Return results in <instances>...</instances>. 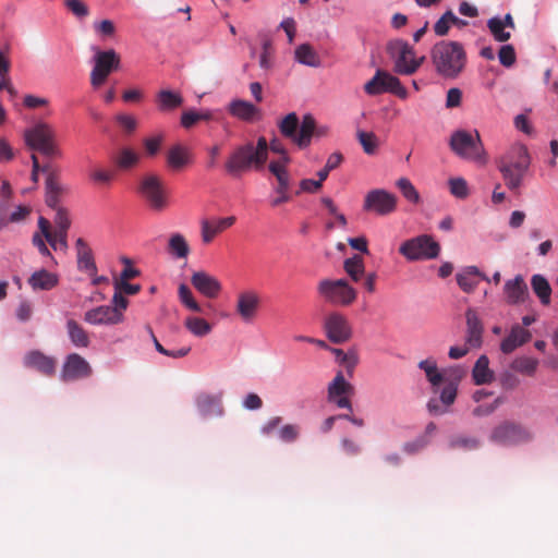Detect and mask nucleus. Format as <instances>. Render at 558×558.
Segmentation results:
<instances>
[{"instance_id": "1", "label": "nucleus", "mask_w": 558, "mask_h": 558, "mask_svg": "<svg viewBox=\"0 0 558 558\" xmlns=\"http://www.w3.org/2000/svg\"><path fill=\"white\" fill-rule=\"evenodd\" d=\"M267 159L268 142L260 136L256 144L246 142L236 146L227 157L223 168L229 177L240 179L252 170H262Z\"/></svg>"}, {"instance_id": "2", "label": "nucleus", "mask_w": 558, "mask_h": 558, "mask_svg": "<svg viewBox=\"0 0 558 558\" xmlns=\"http://www.w3.org/2000/svg\"><path fill=\"white\" fill-rule=\"evenodd\" d=\"M432 63L444 78L458 77L466 62L465 51L457 41L441 40L434 45L430 51Z\"/></svg>"}, {"instance_id": "3", "label": "nucleus", "mask_w": 558, "mask_h": 558, "mask_svg": "<svg viewBox=\"0 0 558 558\" xmlns=\"http://www.w3.org/2000/svg\"><path fill=\"white\" fill-rule=\"evenodd\" d=\"M282 136L289 138L300 148H306L316 130V121L312 114H305L300 122L295 112L287 114L278 124Z\"/></svg>"}, {"instance_id": "4", "label": "nucleus", "mask_w": 558, "mask_h": 558, "mask_svg": "<svg viewBox=\"0 0 558 558\" xmlns=\"http://www.w3.org/2000/svg\"><path fill=\"white\" fill-rule=\"evenodd\" d=\"M530 167V156L526 147L519 145L510 155L504 157L499 163V170L510 190L521 186L524 175Z\"/></svg>"}, {"instance_id": "5", "label": "nucleus", "mask_w": 558, "mask_h": 558, "mask_svg": "<svg viewBox=\"0 0 558 558\" xmlns=\"http://www.w3.org/2000/svg\"><path fill=\"white\" fill-rule=\"evenodd\" d=\"M449 146L460 158L485 163V147L477 131H454L450 136Z\"/></svg>"}, {"instance_id": "6", "label": "nucleus", "mask_w": 558, "mask_h": 558, "mask_svg": "<svg viewBox=\"0 0 558 558\" xmlns=\"http://www.w3.org/2000/svg\"><path fill=\"white\" fill-rule=\"evenodd\" d=\"M26 145L46 157H57L61 153L56 144V131L46 122H37L24 133Z\"/></svg>"}, {"instance_id": "7", "label": "nucleus", "mask_w": 558, "mask_h": 558, "mask_svg": "<svg viewBox=\"0 0 558 558\" xmlns=\"http://www.w3.org/2000/svg\"><path fill=\"white\" fill-rule=\"evenodd\" d=\"M399 253L410 262L428 260L438 257L440 245L429 234H421L405 240Z\"/></svg>"}, {"instance_id": "8", "label": "nucleus", "mask_w": 558, "mask_h": 558, "mask_svg": "<svg viewBox=\"0 0 558 558\" xmlns=\"http://www.w3.org/2000/svg\"><path fill=\"white\" fill-rule=\"evenodd\" d=\"M318 294L333 305L347 306L356 300V290L345 279H323L317 284Z\"/></svg>"}, {"instance_id": "9", "label": "nucleus", "mask_w": 558, "mask_h": 558, "mask_svg": "<svg viewBox=\"0 0 558 558\" xmlns=\"http://www.w3.org/2000/svg\"><path fill=\"white\" fill-rule=\"evenodd\" d=\"M364 92L369 96L391 93L401 99L408 97V90L400 80L384 70L376 71L375 75L364 85Z\"/></svg>"}, {"instance_id": "10", "label": "nucleus", "mask_w": 558, "mask_h": 558, "mask_svg": "<svg viewBox=\"0 0 558 558\" xmlns=\"http://www.w3.org/2000/svg\"><path fill=\"white\" fill-rule=\"evenodd\" d=\"M138 192L154 210H163L168 205L165 184L156 174L144 175Z\"/></svg>"}, {"instance_id": "11", "label": "nucleus", "mask_w": 558, "mask_h": 558, "mask_svg": "<svg viewBox=\"0 0 558 558\" xmlns=\"http://www.w3.org/2000/svg\"><path fill=\"white\" fill-rule=\"evenodd\" d=\"M398 197L395 194L384 189H375L365 195L363 209L378 216H387L396 211Z\"/></svg>"}, {"instance_id": "12", "label": "nucleus", "mask_w": 558, "mask_h": 558, "mask_svg": "<svg viewBox=\"0 0 558 558\" xmlns=\"http://www.w3.org/2000/svg\"><path fill=\"white\" fill-rule=\"evenodd\" d=\"M94 60L95 65L90 73V84L93 87L97 88L106 82L113 70L119 68L120 57L113 49L106 51L98 50Z\"/></svg>"}, {"instance_id": "13", "label": "nucleus", "mask_w": 558, "mask_h": 558, "mask_svg": "<svg viewBox=\"0 0 558 558\" xmlns=\"http://www.w3.org/2000/svg\"><path fill=\"white\" fill-rule=\"evenodd\" d=\"M389 52L395 58L393 70L398 74L411 75L416 72L417 63L412 62L413 48L405 41H396L389 45Z\"/></svg>"}, {"instance_id": "14", "label": "nucleus", "mask_w": 558, "mask_h": 558, "mask_svg": "<svg viewBox=\"0 0 558 558\" xmlns=\"http://www.w3.org/2000/svg\"><path fill=\"white\" fill-rule=\"evenodd\" d=\"M92 373V366L83 356L71 353L64 360L60 377L62 381L68 383L87 378Z\"/></svg>"}, {"instance_id": "15", "label": "nucleus", "mask_w": 558, "mask_h": 558, "mask_svg": "<svg viewBox=\"0 0 558 558\" xmlns=\"http://www.w3.org/2000/svg\"><path fill=\"white\" fill-rule=\"evenodd\" d=\"M354 388L339 372L328 386V400L336 403L338 408L352 411V404L348 396L353 395Z\"/></svg>"}, {"instance_id": "16", "label": "nucleus", "mask_w": 558, "mask_h": 558, "mask_svg": "<svg viewBox=\"0 0 558 558\" xmlns=\"http://www.w3.org/2000/svg\"><path fill=\"white\" fill-rule=\"evenodd\" d=\"M325 330L328 339L333 343H343L352 335L348 319L339 313H332L326 318Z\"/></svg>"}, {"instance_id": "17", "label": "nucleus", "mask_w": 558, "mask_h": 558, "mask_svg": "<svg viewBox=\"0 0 558 558\" xmlns=\"http://www.w3.org/2000/svg\"><path fill=\"white\" fill-rule=\"evenodd\" d=\"M465 337L464 340L469 348L480 349L484 342V322L474 310L470 308L465 313Z\"/></svg>"}, {"instance_id": "18", "label": "nucleus", "mask_w": 558, "mask_h": 558, "mask_svg": "<svg viewBox=\"0 0 558 558\" xmlns=\"http://www.w3.org/2000/svg\"><path fill=\"white\" fill-rule=\"evenodd\" d=\"M260 306V296L255 290H245L238 294L235 311L243 322H252Z\"/></svg>"}, {"instance_id": "19", "label": "nucleus", "mask_w": 558, "mask_h": 558, "mask_svg": "<svg viewBox=\"0 0 558 558\" xmlns=\"http://www.w3.org/2000/svg\"><path fill=\"white\" fill-rule=\"evenodd\" d=\"M192 286L204 296L216 299L222 286L220 281L204 270L194 271L191 277Z\"/></svg>"}, {"instance_id": "20", "label": "nucleus", "mask_w": 558, "mask_h": 558, "mask_svg": "<svg viewBox=\"0 0 558 558\" xmlns=\"http://www.w3.org/2000/svg\"><path fill=\"white\" fill-rule=\"evenodd\" d=\"M492 438L500 444L514 445L527 440L530 434L518 425L506 423L495 428Z\"/></svg>"}, {"instance_id": "21", "label": "nucleus", "mask_w": 558, "mask_h": 558, "mask_svg": "<svg viewBox=\"0 0 558 558\" xmlns=\"http://www.w3.org/2000/svg\"><path fill=\"white\" fill-rule=\"evenodd\" d=\"M84 319L92 325H116L123 320V314L119 310H111V306L102 305L87 311Z\"/></svg>"}, {"instance_id": "22", "label": "nucleus", "mask_w": 558, "mask_h": 558, "mask_svg": "<svg viewBox=\"0 0 558 558\" xmlns=\"http://www.w3.org/2000/svg\"><path fill=\"white\" fill-rule=\"evenodd\" d=\"M23 362L26 367L36 369L45 376H52L56 373V359L38 350L26 353Z\"/></svg>"}, {"instance_id": "23", "label": "nucleus", "mask_w": 558, "mask_h": 558, "mask_svg": "<svg viewBox=\"0 0 558 558\" xmlns=\"http://www.w3.org/2000/svg\"><path fill=\"white\" fill-rule=\"evenodd\" d=\"M235 222V217L230 216L226 218H217V219H204L201 222V234L202 241L205 244H209L214 241V239Z\"/></svg>"}, {"instance_id": "24", "label": "nucleus", "mask_w": 558, "mask_h": 558, "mask_svg": "<svg viewBox=\"0 0 558 558\" xmlns=\"http://www.w3.org/2000/svg\"><path fill=\"white\" fill-rule=\"evenodd\" d=\"M504 293L509 304H522L530 296L527 284L521 275L505 282Z\"/></svg>"}, {"instance_id": "25", "label": "nucleus", "mask_w": 558, "mask_h": 558, "mask_svg": "<svg viewBox=\"0 0 558 558\" xmlns=\"http://www.w3.org/2000/svg\"><path fill=\"white\" fill-rule=\"evenodd\" d=\"M515 28L513 19L507 13L504 19L499 16L490 17V35L500 43L507 41L511 37V32Z\"/></svg>"}, {"instance_id": "26", "label": "nucleus", "mask_w": 558, "mask_h": 558, "mask_svg": "<svg viewBox=\"0 0 558 558\" xmlns=\"http://www.w3.org/2000/svg\"><path fill=\"white\" fill-rule=\"evenodd\" d=\"M75 247L78 270L86 271L90 276L95 275L97 267L94 260L93 252L88 244L82 238H78L76 240Z\"/></svg>"}, {"instance_id": "27", "label": "nucleus", "mask_w": 558, "mask_h": 558, "mask_svg": "<svg viewBox=\"0 0 558 558\" xmlns=\"http://www.w3.org/2000/svg\"><path fill=\"white\" fill-rule=\"evenodd\" d=\"M531 339V332L523 326L515 325L510 333L502 340L500 349L504 353H511L518 347L526 343Z\"/></svg>"}, {"instance_id": "28", "label": "nucleus", "mask_w": 558, "mask_h": 558, "mask_svg": "<svg viewBox=\"0 0 558 558\" xmlns=\"http://www.w3.org/2000/svg\"><path fill=\"white\" fill-rule=\"evenodd\" d=\"M183 97L179 92L161 89L156 94V106L161 112L173 111L183 105Z\"/></svg>"}, {"instance_id": "29", "label": "nucleus", "mask_w": 558, "mask_h": 558, "mask_svg": "<svg viewBox=\"0 0 558 558\" xmlns=\"http://www.w3.org/2000/svg\"><path fill=\"white\" fill-rule=\"evenodd\" d=\"M28 284L34 291L37 290H51L59 283L57 274L50 272L46 269L35 271L27 280Z\"/></svg>"}, {"instance_id": "30", "label": "nucleus", "mask_w": 558, "mask_h": 558, "mask_svg": "<svg viewBox=\"0 0 558 558\" xmlns=\"http://www.w3.org/2000/svg\"><path fill=\"white\" fill-rule=\"evenodd\" d=\"M485 275L480 272L475 266L465 267L462 271L457 274V282L464 292H471L483 280Z\"/></svg>"}, {"instance_id": "31", "label": "nucleus", "mask_w": 558, "mask_h": 558, "mask_svg": "<svg viewBox=\"0 0 558 558\" xmlns=\"http://www.w3.org/2000/svg\"><path fill=\"white\" fill-rule=\"evenodd\" d=\"M197 408L203 416H219L223 413L220 396L203 393L197 398Z\"/></svg>"}, {"instance_id": "32", "label": "nucleus", "mask_w": 558, "mask_h": 558, "mask_svg": "<svg viewBox=\"0 0 558 558\" xmlns=\"http://www.w3.org/2000/svg\"><path fill=\"white\" fill-rule=\"evenodd\" d=\"M228 111L231 116L247 122L253 121L259 113L256 106L242 99L232 100L228 106Z\"/></svg>"}, {"instance_id": "33", "label": "nucleus", "mask_w": 558, "mask_h": 558, "mask_svg": "<svg viewBox=\"0 0 558 558\" xmlns=\"http://www.w3.org/2000/svg\"><path fill=\"white\" fill-rule=\"evenodd\" d=\"M531 287L542 305L547 306L551 301V287L545 276L535 274L531 278Z\"/></svg>"}, {"instance_id": "34", "label": "nucleus", "mask_w": 558, "mask_h": 558, "mask_svg": "<svg viewBox=\"0 0 558 558\" xmlns=\"http://www.w3.org/2000/svg\"><path fill=\"white\" fill-rule=\"evenodd\" d=\"M191 161L189 149L180 144L172 146L167 154V163L173 170H180Z\"/></svg>"}, {"instance_id": "35", "label": "nucleus", "mask_w": 558, "mask_h": 558, "mask_svg": "<svg viewBox=\"0 0 558 558\" xmlns=\"http://www.w3.org/2000/svg\"><path fill=\"white\" fill-rule=\"evenodd\" d=\"M290 162L289 156L281 157L279 160H272L268 169L277 179V186L282 189H290V175L287 170V165Z\"/></svg>"}, {"instance_id": "36", "label": "nucleus", "mask_w": 558, "mask_h": 558, "mask_svg": "<svg viewBox=\"0 0 558 558\" xmlns=\"http://www.w3.org/2000/svg\"><path fill=\"white\" fill-rule=\"evenodd\" d=\"M66 330L72 344L76 348H87L90 343L88 332L74 319L66 322Z\"/></svg>"}, {"instance_id": "37", "label": "nucleus", "mask_w": 558, "mask_h": 558, "mask_svg": "<svg viewBox=\"0 0 558 558\" xmlns=\"http://www.w3.org/2000/svg\"><path fill=\"white\" fill-rule=\"evenodd\" d=\"M538 365L539 361L537 359L527 355H521L511 362L510 367L515 373L532 377L536 374Z\"/></svg>"}, {"instance_id": "38", "label": "nucleus", "mask_w": 558, "mask_h": 558, "mask_svg": "<svg viewBox=\"0 0 558 558\" xmlns=\"http://www.w3.org/2000/svg\"><path fill=\"white\" fill-rule=\"evenodd\" d=\"M46 189V204L52 209H56L59 206L60 198L62 195H64L68 192V189L63 186L59 180L52 181L46 180L45 183Z\"/></svg>"}, {"instance_id": "39", "label": "nucleus", "mask_w": 558, "mask_h": 558, "mask_svg": "<svg viewBox=\"0 0 558 558\" xmlns=\"http://www.w3.org/2000/svg\"><path fill=\"white\" fill-rule=\"evenodd\" d=\"M418 368L424 371L427 380L436 391V388L444 381V375L438 371L437 363L433 357L418 363Z\"/></svg>"}, {"instance_id": "40", "label": "nucleus", "mask_w": 558, "mask_h": 558, "mask_svg": "<svg viewBox=\"0 0 558 558\" xmlns=\"http://www.w3.org/2000/svg\"><path fill=\"white\" fill-rule=\"evenodd\" d=\"M343 269L354 282H359L365 274L363 257L355 254L352 257L347 258L343 262Z\"/></svg>"}, {"instance_id": "41", "label": "nucleus", "mask_w": 558, "mask_h": 558, "mask_svg": "<svg viewBox=\"0 0 558 558\" xmlns=\"http://www.w3.org/2000/svg\"><path fill=\"white\" fill-rule=\"evenodd\" d=\"M168 252L179 259L187 257L190 254V246L181 233L171 234L168 242Z\"/></svg>"}, {"instance_id": "42", "label": "nucleus", "mask_w": 558, "mask_h": 558, "mask_svg": "<svg viewBox=\"0 0 558 558\" xmlns=\"http://www.w3.org/2000/svg\"><path fill=\"white\" fill-rule=\"evenodd\" d=\"M295 59L308 66L317 68L320 65L316 51L308 44H302L295 49Z\"/></svg>"}, {"instance_id": "43", "label": "nucleus", "mask_w": 558, "mask_h": 558, "mask_svg": "<svg viewBox=\"0 0 558 558\" xmlns=\"http://www.w3.org/2000/svg\"><path fill=\"white\" fill-rule=\"evenodd\" d=\"M472 380L475 385L488 383V356L483 354L476 361L472 369Z\"/></svg>"}, {"instance_id": "44", "label": "nucleus", "mask_w": 558, "mask_h": 558, "mask_svg": "<svg viewBox=\"0 0 558 558\" xmlns=\"http://www.w3.org/2000/svg\"><path fill=\"white\" fill-rule=\"evenodd\" d=\"M184 326L196 337H204L211 331L210 324L204 318L190 316L185 319Z\"/></svg>"}, {"instance_id": "45", "label": "nucleus", "mask_w": 558, "mask_h": 558, "mask_svg": "<svg viewBox=\"0 0 558 558\" xmlns=\"http://www.w3.org/2000/svg\"><path fill=\"white\" fill-rule=\"evenodd\" d=\"M396 186L401 192L402 196L410 203L417 205L421 203V196L415 186L408 178H400L396 182Z\"/></svg>"}, {"instance_id": "46", "label": "nucleus", "mask_w": 558, "mask_h": 558, "mask_svg": "<svg viewBox=\"0 0 558 558\" xmlns=\"http://www.w3.org/2000/svg\"><path fill=\"white\" fill-rule=\"evenodd\" d=\"M213 119H214V114L209 110L202 111V112H196V111L190 110V111H185L182 113L181 125L184 129H190L199 121H209Z\"/></svg>"}, {"instance_id": "47", "label": "nucleus", "mask_w": 558, "mask_h": 558, "mask_svg": "<svg viewBox=\"0 0 558 558\" xmlns=\"http://www.w3.org/2000/svg\"><path fill=\"white\" fill-rule=\"evenodd\" d=\"M140 161V156L131 148H122L117 158L116 163L120 169L128 170L135 167Z\"/></svg>"}, {"instance_id": "48", "label": "nucleus", "mask_w": 558, "mask_h": 558, "mask_svg": "<svg viewBox=\"0 0 558 558\" xmlns=\"http://www.w3.org/2000/svg\"><path fill=\"white\" fill-rule=\"evenodd\" d=\"M331 351L336 355L337 362L344 366L348 374L351 376L359 362L357 354L354 351L344 352L343 350L336 348L331 349Z\"/></svg>"}, {"instance_id": "49", "label": "nucleus", "mask_w": 558, "mask_h": 558, "mask_svg": "<svg viewBox=\"0 0 558 558\" xmlns=\"http://www.w3.org/2000/svg\"><path fill=\"white\" fill-rule=\"evenodd\" d=\"M178 294L181 303L190 311L202 313L201 305L195 301L191 289L186 284L182 283L179 286Z\"/></svg>"}, {"instance_id": "50", "label": "nucleus", "mask_w": 558, "mask_h": 558, "mask_svg": "<svg viewBox=\"0 0 558 558\" xmlns=\"http://www.w3.org/2000/svg\"><path fill=\"white\" fill-rule=\"evenodd\" d=\"M356 136L365 154H375L378 146V141L373 132L357 131Z\"/></svg>"}, {"instance_id": "51", "label": "nucleus", "mask_w": 558, "mask_h": 558, "mask_svg": "<svg viewBox=\"0 0 558 558\" xmlns=\"http://www.w3.org/2000/svg\"><path fill=\"white\" fill-rule=\"evenodd\" d=\"M450 193L460 199H464L469 196L468 182L463 178H451L448 181Z\"/></svg>"}, {"instance_id": "52", "label": "nucleus", "mask_w": 558, "mask_h": 558, "mask_svg": "<svg viewBox=\"0 0 558 558\" xmlns=\"http://www.w3.org/2000/svg\"><path fill=\"white\" fill-rule=\"evenodd\" d=\"M54 210H56L54 223L57 227L56 231H60L62 238H64V232H68V230L71 226L69 211L63 207H58Z\"/></svg>"}, {"instance_id": "53", "label": "nucleus", "mask_w": 558, "mask_h": 558, "mask_svg": "<svg viewBox=\"0 0 558 558\" xmlns=\"http://www.w3.org/2000/svg\"><path fill=\"white\" fill-rule=\"evenodd\" d=\"M480 446V442L476 438L472 437H463L458 436L450 440L449 447L451 449H464V450H473Z\"/></svg>"}, {"instance_id": "54", "label": "nucleus", "mask_w": 558, "mask_h": 558, "mask_svg": "<svg viewBox=\"0 0 558 558\" xmlns=\"http://www.w3.org/2000/svg\"><path fill=\"white\" fill-rule=\"evenodd\" d=\"M458 393V385L453 381L448 383L440 392V402L445 407H450L454 403Z\"/></svg>"}, {"instance_id": "55", "label": "nucleus", "mask_w": 558, "mask_h": 558, "mask_svg": "<svg viewBox=\"0 0 558 558\" xmlns=\"http://www.w3.org/2000/svg\"><path fill=\"white\" fill-rule=\"evenodd\" d=\"M89 178L97 184L109 185L114 178V172L111 170L96 168L90 171Z\"/></svg>"}, {"instance_id": "56", "label": "nucleus", "mask_w": 558, "mask_h": 558, "mask_svg": "<svg viewBox=\"0 0 558 558\" xmlns=\"http://www.w3.org/2000/svg\"><path fill=\"white\" fill-rule=\"evenodd\" d=\"M38 227L47 242L56 250L58 245V235H56V231L51 232L49 220L45 217H39Z\"/></svg>"}, {"instance_id": "57", "label": "nucleus", "mask_w": 558, "mask_h": 558, "mask_svg": "<svg viewBox=\"0 0 558 558\" xmlns=\"http://www.w3.org/2000/svg\"><path fill=\"white\" fill-rule=\"evenodd\" d=\"M499 62L506 66L510 68L515 62V51L512 45H504L500 47L498 52Z\"/></svg>"}, {"instance_id": "58", "label": "nucleus", "mask_w": 558, "mask_h": 558, "mask_svg": "<svg viewBox=\"0 0 558 558\" xmlns=\"http://www.w3.org/2000/svg\"><path fill=\"white\" fill-rule=\"evenodd\" d=\"M299 436L300 427L295 424H287L279 429V438L284 442H293Z\"/></svg>"}, {"instance_id": "59", "label": "nucleus", "mask_w": 558, "mask_h": 558, "mask_svg": "<svg viewBox=\"0 0 558 558\" xmlns=\"http://www.w3.org/2000/svg\"><path fill=\"white\" fill-rule=\"evenodd\" d=\"M162 142H163V136L161 134L145 138L144 147H145L147 156H149V157L156 156L161 147Z\"/></svg>"}, {"instance_id": "60", "label": "nucleus", "mask_w": 558, "mask_h": 558, "mask_svg": "<svg viewBox=\"0 0 558 558\" xmlns=\"http://www.w3.org/2000/svg\"><path fill=\"white\" fill-rule=\"evenodd\" d=\"M65 7L77 17H85L89 14L87 5L81 0H65Z\"/></svg>"}, {"instance_id": "61", "label": "nucleus", "mask_w": 558, "mask_h": 558, "mask_svg": "<svg viewBox=\"0 0 558 558\" xmlns=\"http://www.w3.org/2000/svg\"><path fill=\"white\" fill-rule=\"evenodd\" d=\"M461 100H462V92L459 88L452 87L447 92V97H446V107L447 108L451 109V108L459 107L461 105Z\"/></svg>"}, {"instance_id": "62", "label": "nucleus", "mask_w": 558, "mask_h": 558, "mask_svg": "<svg viewBox=\"0 0 558 558\" xmlns=\"http://www.w3.org/2000/svg\"><path fill=\"white\" fill-rule=\"evenodd\" d=\"M123 262L125 264V267L121 271L120 277L118 279H116L114 281H124L125 282V281H129L130 279H133V278L140 276V270L134 268L128 258H124Z\"/></svg>"}, {"instance_id": "63", "label": "nucleus", "mask_w": 558, "mask_h": 558, "mask_svg": "<svg viewBox=\"0 0 558 558\" xmlns=\"http://www.w3.org/2000/svg\"><path fill=\"white\" fill-rule=\"evenodd\" d=\"M450 19L447 17V11L439 17L434 25V32L437 36H445L448 34L451 23Z\"/></svg>"}, {"instance_id": "64", "label": "nucleus", "mask_w": 558, "mask_h": 558, "mask_svg": "<svg viewBox=\"0 0 558 558\" xmlns=\"http://www.w3.org/2000/svg\"><path fill=\"white\" fill-rule=\"evenodd\" d=\"M114 290H120L123 294L134 295L141 291L140 284H132L129 281H114Z\"/></svg>"}]
</instances>
